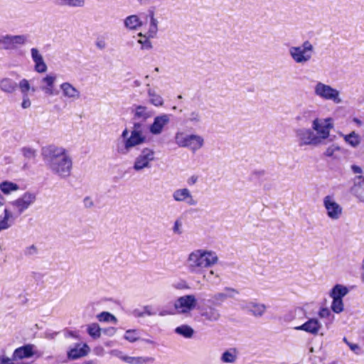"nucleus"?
Listing matches in <instances>:
<instances>
[{"label": "nucleus", "instance_id": "nucleus-49", "mask_svg": "<svg viewBox=\"0 0 364 364\" xmlns=\"http://www.w3.org/2000/svg\"><path fill=\"white\" fill-rule=\"evenodd\" d=\"M18 87H19L22 95H28V92L31 88L29 82L26 79L21 80L18 85Z\"/></svg>", "mask_w": 364, "mask_h": 364}, {"label": "nucleus", "instance_id": "nucleus-18", "mask_svg": "<svg viewBox=\"0 0 364 364\" xmlns=\"http://www.w3.org/2000/svg\"><path fill=\"white\" fill-rule=\"evenodd\" d=\"M31 58L34 63V69L37 73H43L46 72L47 65L43 58L41 54H40L38 50L36 48L31 49Z\"/></svg>", "mask_w": 364, "mask_h": 364}, {"label": "nucleus", "instance_id": "nucleus-50", "mask_svg": "<svg viewBox=\"0 0 364 364\" xmlns=\"http://www.w3.org/2000/svg\"><path fill=\"white\" fill-rule=\"evenodd\" d=\"M218 275L215 274L213 270L209 271L208 273L203 274V279L213 284H218Z\"/></svg>", "mask_w": 364, "mask_h": 364}, {"label": "nucleus", "instance_id": "nucleus-43", "mask_svg": "<svg viewBox=\"0 0 364 364\" xmlns=\"http://www.w3.org/2000/svg\"><path fill=\"white\" fill-rule=\"evenodd\" d=\"M232 297H233L232 294L217 293L212 297V304L215 306H220L222 305L223 302L225 301L228 298Z\"/></svg>", "mask_w": 364, "mask_h": 364}, {"label": "nucleus", "instance_id": "nucleus-20", "mask_svg": "<svg viewBox=\"0 0 364 364\" xmlns=\"http://www.w3.org/2000/svg\"><path fill=\"white\" fill-rule=\"evenodd\" d=\"M186 139L187 142L185 147L190 149L193 152H196L204 145V139L200 135L188 134Z\"/></svg>", "mask_w": 364, "mask_h": 364}, {"label": "nucleus", "instance_id": "nucleus-41", "mask_svg": "<svg viewBox=\"0 0 364 364\" xmlns=\"http://www.w3.org/2000/svg\"><path fill=\"white\" fill-rule=\"evenodd\" d=\"M97 318L100 322H110L116 324L117 318L111 313L107 311H102L97 315Z\"/></svg>", "mask_w": 364, "mask_h": 364}, {"label": "nucleus", "instance_id": "nucleus-29", "mask_svg": "<svg viewBox=\"0 0 364 364\" xmlns=\"http://www.w3.org/2000/svg\"><path fill=\"white\" fill-rule=\"evenodd\" d=\"M124 24L129 30H137L143 23L137 15H130L124 20Z\"/></svg>", "mask_w": 364, "mask_h": 364}, {"label": "nucleus", "instance_id": "nucleus-46", "mask_svg": "<svg viewBox=\"0 0 364 364\" xmlns=\"http://www.w3.org/2000/svg\"><path fill=\"white\" fill-rule=\"evenodd\" d=\"M187 135L183 132H177L175 135V142L180 147H185L187 142Z\"/></svg>", "mask_w": 364, "mask_h": 364}, {"label": "nucleus", "instance_id": "nucleus-45", "mask_svg": "<svg viewBox=\"0 0 364 364\" xmlns=\"http://www.w3.org/2000/svg\"><path fill=\"white\" fill-rule=\"evenodd\" d=\"M124 338L129 342H135L139 339V332L136 329H129L126 331Z\"/></svg>", "mask_w": 364, "mask_h": 364}, {"label": "nucleus", "instance_id": "nucleus-28", "mask_svg": "<svg viewBox=\"0 0 364 364\" xmlns=\"http://www.w3.org/2000/svg\"><path fill=\"white\" fill-rule=\"evenodd\" d=\"M333 128V123L332 118H327L323 122H320V144L321 139H325L329 136V132Z\"/></svg>", "mask_w": 364, "mask_h": 364}, {"label": "nucleus", "instance_id": "nucleus-44", "mask_svg": "<svg viewBox=\"0 0 364 364\" xmlns=\"http://www.w3.org/2000/svg\"><path fill=\"white\" fill-rule=\"evenodd\" d=\"M21 151L24 158L28 161L35 159L37 155L36 150L29 146H24L21 148Z\"/></svg>", "mask_w": 364, "mask_h": 364}, {"label": "nucleus", "instance_id": "nucleus-60", "mask_svg": "<svg viewBox=\"0 0 364 364\" xmlns=\"http://www.w3.org/2000/svg\"><path fill=\"white\" fill-rule=\"evenodd\" d=\"M265 175V171L264 170H255L252 171L251 174L252 178H259L260 177H262Z\"/></svg>", "mask_w": 364, "mask_h": 364}, {"label": "nucleus", "instance_id": "nucleus-52", "mask_svg": "<svg viewBox=\"0 0 364 364\" xmlns=\"http://www.w3.org/2000/svg\"><path fill=\"white\" fill-rule=\"evenodd\" d=\"M173 232L176 235H181L182 231V222L181 219H176L174 222V225L172 228Z\"/></svg>", "mask_w": 364, "mask_h": 364}, {"label": "nucleus", "instance_id": "nucleus-38", "mask_svg": "<svg viewBox=\"0 0 364 364\" xmlns=\"http://www.w3.org/2000/svg\"><path fill=\"white\" fill-rule=\"evenodd\" d=\"M341 152V147L336 144H331L323 152V155L326 157L332 159H338Z\"/></svg>", "mask_w": 364, "mask_h": 364}, {"label": "nucleus", "instance_id": "nucleus-1", "mask_svg": "<svg viewBox=\"0 0 364 364\" xmlns=\"http://www.w3.org/2000/svg\"><path fill=\"white\" fill-rule=\"evenodd\" d=\"M41 155L47 167L55 174L65 178L70 175L73 161L65 149L54 144L43 146Z\"/></svg>", "mask_w": 364, "mask_h": 364}, {"label": "nucleus", "instance_id": "nucleus-54", "mask_svg": "<svg viewBox=\"0 0 364 364\" xmlns=\"http://www.w3.org/2000/svg\"><path fill=\"white\" fill-rule=\"evenodd\" d=\"M38 253V248L36 245H32L31 246H28L26 247L24 250V255L26 256H32L35 255Z\"/></svg>", "mask_w": 364, "mask_h": 364}, {"label": "nucleus", "instance_id": "nucleus-25", "mask_svg": "<svg viewBox=\"0 0 364 364\" xmlns=\"http://www.w3.org/2000/svg\"><path fill=\"white\" fill-rule=\"evenodd\" d=\"M17 88V82L11 78L4 77L0 80V90L4 93L12 94Z\"/></svg>", "mask_w": 364, "mask_h": 364}, {"label": "nucleus", "instance_id": "nucleus-35", "mask_svg": "<svg viewBox=\"0 0 364 364\" xmlns=\"http://www.w3.org/2000/svg\"><path fill=\"white\" fill-rule=\"evenodd\" d=\"M348 293V289L346 287L341 284H336L333 287L331 291V296L332 298L342 299Z\"/></svg>", "mask_w": 364, "mask_h": 364}, {"label": "nucleus", "instance_id": "nucleus-55", "mask_svg": "<svg viewBox=\"0 0 364 364\" xmlns=\"http://www.w3.org/2000/svg\"><path fill=\"white\" fill-rule=\"evenodd\" d=\"M95 46L100 50H104L107 47V43L102 36L97 38L95 41Z\"/></svg>", "mask_w": 364, "mask_h": 364}, {"label": "nucleus", "instance_id": "nucleus-10", "mask_svg": "<svg viewBox=\"0 0 364 364\" xmlns=\"http://www.w3.org/2000/svg\"><path fill=\"white\" fill-rule=\"evenodd\" d=\"M320 97L332 101L335 104H340L342 102L338 90L321 82H320Z\"/></svg>", "mask_w": 364, "mask_h": 364}, {"label": "nucleus", "instance_id": "nucleus-37", "mask_svg": "<svg viewBox=\"0 0 364 364\" xmlns=\"http://www.w3.org/2000/svg\"><path fill=\"white\" fill-rule=\"evenodd\" d=\"M174 331L186 338H191L194 333V330L190 326L186 324L176 327Z\"/></svg>", "mask_w": 364, "mask_h": 364}, {"label": "nucleus", "instance_id": "nucleus-7", "mask_svg": "<svg viewBox=\"0 0 364 364\" xmlns=\"http://www.w3.org/2000/svg\"><path fill=\"white\" fill-rule=\"evenodd\" d=\"M26 35H5L0 36V45L4 50H14L18 46L24 45L27 42Z\"/></svg>", "mask_w": 364, "mask_h": 364}, {"label": "nucleus", "instance_id": "nucleus-56", "mask_svg": "<svg viewBox=\"0 0 364 364\" xmlns=\"http://www.w3.org/2000/svg\"><path fill=\"white\" fill-rule=\"evenodd\" d=\"M329 317V321L331 322L334 316L331 313V311L328 309L324 308L320 310V318Z\"/></svg>", "mask_w": 364, "mask_h": 364}, {"label": "nucleus", "instance_id": "nucleus-53", "mask_svg": "<svg viewBox=\"0 0 364 364\" xmlns=\"http://www.w3.org/2000/svg\"><path fill=\"white\" fill-rule=\"evenodd\" d=\"M343 341L348 345V346L353 352H354L357 355L360 354L361 348L358 344L349 342L346 338H343Z\"/></svg>", "mask_w": 364, "mask_h": 364}, {"label": "nucleus", "instance_id": "nucleus-59", "mask_svg": "<svg viewBox=\"0 0 364 364\" xmlns=\"http://www.w3.org/2000/svg\"><path fill=\"white\" fill-rule=\"evenodd\" d=\"M102 331L107 336H112L115 334L117 329L114 327H108L102 329Z\"/></svg>", "mask_w": 364, "mask_h": 364}, {"label": "nucleus", "instance_id": "nucleus-58", "mask_svg": "<svg viewBox=\"0 0 364 364\" xmlns=\"http://www.w3.org/2000/svg\"><path fill=\"white\" fill-rule=\"evenodd\" d=\"M143 309H144V316L145 315L153 316V315H155L156 314V312L153 310L152 306H149V305H146V306H143Z\"/></svg>", "mask_w": 364, "mask_h": 364}, {"label": "nucleus", "instance_id": "nucleus-19", "mask_svg": "<svg viewBox=\"0 0 364 364\" xmlns=\"http://www.w3.org/2000/svg\"><path fill=\"white\" fill-rule=\"evenodd\" d=\"M154 112L148 107L142 105H136L134 112L133 120L145 122L147 119L151 117Z\"/></svg>", "mask_w": 364, "mask_h": 364}, {"label": "nucleus", "instance_id": "nucleus-42", "mask_svg": "<svg viewBox=\"0 0 364 364\" xmlns=\"http://www.w3.org/2000/svg\"><path fill=\"white\" fill-rule=\"evenodd\" d=\"M138 36L140 38L137 41V42L141 44V48L142 50H151L152 48V43L150 41L149 35H144L142 33H139Z\"/></svg>", "mask_w": 364, "mask_h": 364}, {"label": "nucleus", "instance_id": "nucleus-4", "mask_svg": "<svg viewBox=\"0 0 364 364\" xmlns=\"http://www.w3.org/2000/svg\"><path fill=\"white\" fill-rule=\"evenodd\" d=\"M294 133L295 141L300 147L318 145V131L303 127L294 129Z\"/></svg>", "mask_w": 364, "mask_h": 364}, {"label": "nucleus", "instance_id": "nucleus-40", "mask_svg": "<svg viewBox=\"0 0 364 364\" xmlns=\"http://www.w3.org/2000/svg\"><path fill=\"white\" fill-rule=\"evenodd\" d=\"M19 186L11 181H4L0 184V189L4 194H9L11 191L18 190Z\"/></svg>", "mask_w": 364, "mask_h": 364}, {"label": "nucleus", "instance_id": "nucleus-47", "mask_svg": "<svg viewBox=\"0 0 364 364\" xmlns=\"http://www.w3.org/2000/svg\"><path fill=\"white\" fill-rule=\"evenodd\" d=\"M331 309L333 312L339 314L343 310V303L342 299L333 298Z\"/></svg>", "mask_w": 364, "mask_h": 364}, {"label": "nucleus", "instance_id": "nucleus-30", "mask_svg": "<svg viewBox=\"0 0 364 364\" xmlns=\"http://www.w3.org/2000/svg\"><path fill=\"white\" fill-rule=\"evenodd\" d=\"M185 124H190L192 126L197 127L202 123L201 114L198 110H194L185 116Z\"/></svg>", "mask_w": 364, "mask_h": 364}, {"label": "nucleus", "instance_id": "nucleus-33", "mask_svg": "<svg viewBox=\"0 0 364 364\" xmlns=\"http://www.w3.org/2000/svg\"><path fill=\"white\" fill-rule=\"evenodd\" d=\"M344 139V141L353 148H356L360 144V137L359 134L355 133L354 131L350 132L349 134L344 135L341 134Z\"/></svg>", "mask_w": 364, "mask_h": 364}, {"label": "nucleus", "instance_id": "nucleus-23", "mask_svg": "<svg viewBox=\"0 0 364 364\" xmlns=\"http://www.w3.org/2000/svg\"><path fill=\"white\" fill-rule=\"evenodd\" d=\"M200 315L205 321L215 322L219 320V311L213 306H207L201 310Z\"/></svg>", "mask_w": 364, "mask_h": 364}, {"label": "nucleus", "instance_id": "nucleus-48", "mask_svg": "<svg viewBox=\"0 0 364 364\" xmlns=\"http://www.w3.org/2000/svg\"><path fill=\"white\" fill-rule=\"evenodd\" d=\"M0 364H28L23 361L14 360L13 356L9 358L4 355L0 356Z\"/></svg>", "mask_w": 364, "mask_h": 364}, {"label": "nucleus", "instance_id": "nucleus-26", "mask_svg": "<svg viewBox=\"0 0 364 364\" xmlns=\"http://www.w3.org/2000/svg\"><path fill=\"white\" fill-rule=\"evenodd\" d=\"M63 94L68 98L78 99L80 91L69 82H63L60 86Z\"/></svg>", "mask_w": 364, "mask_h": 364}, {"label": "nucleus", "instance_id": "nucleus-36", "mask_svg": "<svg viewBox=\"0 0 364 364\" xmlns=\"http://www.w3.org/2000/svg\"><path fill=\"white\" fill-rule=\"evenodd\" d=\"M55 4L60 6L82 7L85 0H53Z\"/></svg>", "mask_w": 364, "mask_h": 364}, {"label": "nucleus", "instance_id": "nucleus-2", "mask_svg": "<svg viewBox=\"0 0 364 364\" xmlns=\"http://www.w3.org/2000/svg\"><path fill=\"white\" fill-rule=\"evenodd\" d=\"M218 261L213 251L197 249L192 251L185 261V266L189 273L203 274L205 269L210 268Z\"/></svg>", "mask_w": 364, "mask_h": 364}, {"label": "nucleus", "instance_id": "nucleus-13", "mask_svg": "<svg viewBox=\"0 0 364 364\" xmlns=\"http://www.w3.org/2000/svg\"><path fill=\"white\" fill-rule=\"evenodd\" d=\"M170 122V115L163 114L154 118L153 123L149 127V132L154 135L160 134L164 127Z\"/></svg>", "mask_w": 364, "mask_h": 364}, {"label": "nucleus", "instance_id": "nucleus-27", "mask_svg": "<svg viewBox=\"0 0 364 364\" xmlns=\"http://www.w3.org/2000/svg\"><path fill=\"white\" fill-rule=\"evenodd\" d=\"M14 220L15 218L9 209L5 208L4 216H0V232L9 228L14 224Z\"/></svg>", "mask_w": 364, "mask_h": 364}, {"label": "nucleus", "instance_id": "nucleus-31", "mask_svg": "<svg viewBox=\"0 0 364 364\" xmlns=\"http://www.w3.org/2000/svg\"><path fill=\"white\" fill-rule=\"evenodd\" d=\"M246 308L249 312L257 317L262 316L266 311V306L264 304L254 302L247 304Z\"/></svg>", "mask_w": 364, "mask_h": 364}, {"label": "nucleus", "instance_id": "nucleus-16", "mask_svg": "<svg viewBox=\"0 0 364 364\" xmlns=\"http://www.w3.org/2000/svg\"><path fill=\"white\" fill-rule=\"evenodd\" d=\"M56 80V75H47L42 79V82L45 85L41 87V90L48 96L57 95L59 91L55 88V82Z\"/></svg>", "mask_w": 364, "mask_h": 364}, {"label": "nucleus", "instance_id": "nucleus-32", "mask_svg": "<svg viewBox=\"0 0 364 364\" xmlns=\"http://www.w3.org/2000/svg\"><path fill=\"white\" fill-rule=\"evenodd\" d=\"M237 350L235 348H231L225 350L221 355L220 360L225 363H233L236 361Z\"/></svg>", "mask_w": 364, "mask_h": 364}, {"label": "nucleus", "instance_id": "nucleus-15", "mask_svg": "<svg viewBox=\"0 0 364 364\" xmlns=\"http://www.w3.org/2000/svg\"><path fill=\"white\" fill-rule=\"evenodd\" d=\"M296 119L302 122L304 124L306 125L309 122H312V129L316 132L318 131V117L316 111L305 110L303 113L298 115Z\"/></svg>", "mask_w": 364, "mask_h": 364}, {"label": "nucleus", "instance_id": "nucleus-24", "mask_svg": "<svg viewBox=\"0 0 364 364\" xmlns=\"http://www.w3.org/2000/svg\"><path fill=\"white\" fill-rule=\"evenodd\" d=\"M294 329L304 331L312 334H317L318 331V321L317 318H311L304 324L296 326Z\"/></svg>", "mask_w": 364, "mask_h": 364}, {"label": "nucleus", "instance_id": "nucleus-63", "mask_svg": "<svg viewBox=\"0 0 364 364\" xmlns=\"http://www.w3.org/2000/svg\"><path fill=\"white\" fill-rule=\"evenodd\" d=\"M198 177L197 176L193 175L188 179L187 183L190 186H192V185H194L198 181Z\"/></svg>", "mask_w": 364, "mask_h": 364}, {"label": "nucleus", "instance_id": "nucleus-61", "mask_svg": "<svg viewBox=\"0 0 364 364\" xmlns=\"http://www.w3.org/2000/svg\"><path fill=\"white\" fill-rule=\"evenodd\" d=\"M132 314L136 318H141L144 316V311H141L138 309H134Z\"/></svg>", "mask_w": 364, "mask_h": 364}, {"label": "nucleus", "instance_id": "nucleus-34", "mask_svg": "<svg viewBox=\"0 0 364 364\" xmlns=\"http://www.w3.org/2000/svg\"><path fill=\"white\" fill-rule=\"evenodd\" d=\"M147 95L151 105L156 107H161L164 105V99L162 97L157 94L153 89L149 88L147 90Z\"/></svg>", "mask_w": 364, "mask_h": 364}, {"label": "nucleus", "instance_id": "nucleus-11", "mask_svg": "<svg viewBox=\"0 0 364 364\" xmlns=\"http://www.w3.org/2000/svg\"><path fill=\"white\" fill-rule=\"evenodd\" d=\"M323 203L327 211V215L330 218L337 220L340 218L342 213V208L332 197L326 196L323 200Z\"/></svg>", "mask_w": 364, "mask_h": 364}, {"label": "nucleus", "instance_id": "nucleus-39", "mask_svg": "<svg viewBox=\"0 0 364 364\" xmlns=\"http://www.w3.org/2000/svg\"><path fill=\"white\" fill-rule=\"evenodd\" d=\"M87 331L92 338L97 339L101 336L102 328L97 323H92L87 326Z\"/></svg>", "mask_w": 364, "mask_h": 364}, {"label": "nucleus", "instance_id": "nucleus-64", "mask_svg": "<svg viewBox=\"0 0 364 364\" xmlns=\"http://www.w3.org/2000/svg\"><path fill=\"white\" fill-rule=\"evenodd\" d=\"M175 287H176V289H188V285L186 284V282H184V281H183V282H180V283L177 284L175 286Z\"/></svg>", "mask_w": 364, "mask_h": 364}, {"label": "nucleus", "instance_id": "nucleus-5", "mask_svg": "<svg viewBox=\"0 0 364 364\" xmlns=\"http://www.w3.org/2000/svg\"><path fill=\"white\" fill-rule=\"evenodd\" d=\"M155 159V152L154 149L145 147L143 148L139 154L136 157L133 165V168L136 171H140L146 168L151 167V162Z\"/></svg>", "mask_w": 364, "mask_h": 364}, {"label": "nucleus", "instance_id": "nucleus-57", "mask_svg": "<svg viewBox=\"0 0 364 364\" xmlns=\"http://www.w3.org/2000/svg\"><path fill=\"white\" fill-rule=\"evenodd\" d=\"M22 102H21V107L23 109H27L31 107V102L29 100L28 95H22Z\"/></svg>", "mask_w": 364, "mask_h": 364}, {"label": "nucleus", "instance_id": "nucleus-51", "mask_svg": "<svg viewBox=\"0 0 364 364\" xmlns=\"http://www.w3.org/2000/svg\"><path fill=\"white\" fill-rule=\"evenodd\" d=\"M144 122H134L133 123V130L131 132H136L139 134H144L143 130L144 128Z\"/></svg>", "mask_w": 364, "mask_h": 364}, {"label": "nucleus", "instance_id": "nucleus-12", "mask_svg": "<svg viewBox=\"0 0 364 364\" xmlns=\"http://www.w3.org/2000/svg\"><path fill=\"white\" fill-rule=\"evenodd\" d=\"M35 348L33 344H26L17 348L13 353L14 360L22 361L23 359L32 358L36 354Z\"/></svg>", "mask_w": 364, "mask_h": 364}, {"label": "nucleus", "instance_id": "nucleus-6", "mask_svg": "<svg viewBox=\"0 0 364 364\" xmlns=\"http://www.w3.org/2000/svg\"><path fill=\"white\" fill-rule=\"evenodd\" d=\"M197 306V299L193 294H187L178 297L174 302V309L180 314H187L194 310Z\"/></svg>", "mask_w": 364, "mask_h": 364}, {"label": "nucleus", "instance_id": "nucleus-8", "mask_svg": "<svg viewBox=\"0 0 364 364\" xmlns=\"http://www.w3.org/2000/svg\"><path fill=\"white\" fill-rule=\"evenodd\" d=\"M36 200V194L27 191L18 199L10 202V204L18 208V214L21 215L27 210Z\"/></svg>", "mask_w": 364, "mask_h": 364}, {"label": "nucleus", "instance_id": "nucleus-22", "mask_svg": "<svg viewBox=\"0 0 364 364\" xmlns=\"http://www.w3.org/2000/svg\"><path fill=\"white\" fill-rule=\"evenodd\" d=\"M154 14H155V12L153 9H149L148 13L146 14V18H150V23H149V27L147 34L149 35V37H150L151 38H154L156 37L158 30H159V28H158L159 21L154 17Z\"/></svg>", "mask_w": 364, "mask_h": 364}, {"label": "nucleus", "instance_id": "nucleus-21", "mask_svg": "<svg viewBox=\"0 0 364 364\" xmlns=\"http://www.w3.org/2000/svg\"><path fill=\"white\" fill-rule=\"evenodd\" d=\"M350 191L360 202L364 203V178L358 176Z\"/></svg>", "mask_w": 364, "mask_h": 364}, {"label": "nucleus", "instance_id": "nucleus-3", "mask_svg": "<svg viewBox=\"0 0 364 364\" xmlns=\"http://www.w3.org/2000/svg\"><path fill=\"white\" fill-rule=\"evenodd\" d=\"M313 49L312 44L309 41H306L301 46H291L289 53L295 63L304 65L311 60Z\"/></svg>", "mask_w": 364, "mask_h": 364}, {"label": "nucleus", "instance_id": "nucleus-9", "mask_svg": "<svg viewBox=\"0 0 364 364\" xmlns=\"http://www.w3.org/2000/svg\"><path fill=\"white\" fill-rule=\"evenodd\" d=\"M146 136L139 134L136 132H131V135L124 141V147L119 149L118 151L122 154H127L134 146L140 145L146 141Z\"/></svg>", "mask_w": 364, "mask_h": 364}, {"label": "nucleus", "instance_id": "nucleus-62", "mask_svg": "<svg viewBox=\"0 0 364 364\" xmlns=\"http://www.w3.org/2000/svg\"><path fill=\"white\" fill-rule=\"evenodd\" d=\"M84 205L86 208H91L93 206V202L90 197L84 198Z\"/></svg>", "mask_w": 364, "mask_h": 364}, {"label": "nucleus", "instance_id": "nucleus-17", "mask_svg": "<svg viewBox=\"0 0 364 364\" xmlns=\"http://www.w3.org/2000/svg\"><path fill=\"white\" fill-rule=\"evenodd\" d=\"M90 348L87 344L77 343L75 347L68 351V358L70 360H76L88 354Z\"/></svg>", "mask_w": 364, "mask_h": 364}, {"label": "nucleus", "instance_id": "nucleus-14", "mask_svg": "<svg viewBox=\"0 0 364 364\" xmlns=\"http://www.w3.org/2000/svg\"><path fill=\"white\" fill-rule=\"evenodd\" d=\"M172 196L176 202H185L188 205H196L197 204V201L193 198L191 191L186 188L174 191Z\"/></svg>", "mask_w": 364, "mask_h": 364}]
</instances>
